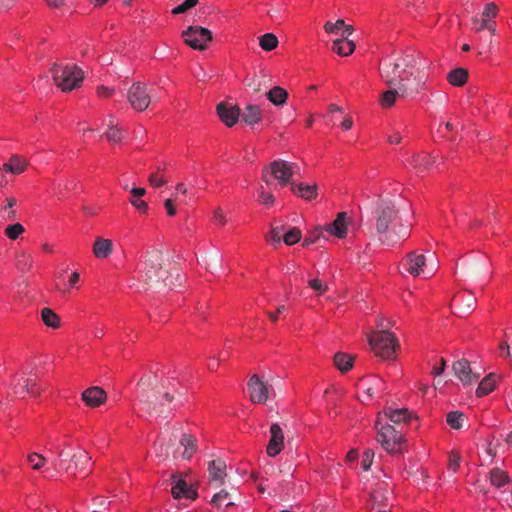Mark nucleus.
<instances>
[{"label": "nucleus", "instance_id": "nucleus-1", "mask_svg": "<svg viewBox=\"0 0 512 512\" xmlns=\"http://www.w3.org/2000/svg\"><path fill=\"white\" fill-rule=\"evenodd\" d=\"M374 235L380 244L394 246L398 240L409 236L406 226L401 223L400 208L389 198H379L372 211Z\"/></svg>", "mask_w": 512, "mask_h": 512}, {"label": "nucleus", "instance_id": "nucleus-2", "mask_svg": "<svg viewBox=\"0 0 512 512\" xmlns=\"http://www.w3.org/2000/svg\"><path fill=\"white\" fill-rule=\"evenodd\" d=\"M427 67L428 62L423 61L419 53L405 52L386 59L380 70V75L388 86L399 85L400 83L416 85L420 77L425 83L424 70Z\"/></svg>", "mask_w": 512, "mask_h": 512}, {"label": "nucleus", "instance_id": "nucleus-3", "mask_svg": "<svg viewBox=\"0 0 512 512\" xmlns=\"http://www.w3.org/2000/svg\"><path fill=\"white\" fill-rule=\"evenodd\" d=\"M138 385L142 389L140 404L149 415L156 414L166 418L173 409L182 404L184 393L174 383L169 382L166 390L156 393L146 390L151 385L150 378H141Z\"/></svg>", "mask_w": 512, "mask_h": 512}, {"label": "nucleus", "instance_id": "nucleus-4", "mask_svg": "<svg viewBox=\"0 0 512 512\" xmlns=\"http://www.w3.org/2000/svg\"><path fill=\"white\" fill-rule=\"evenodd\" d=\"M143 278L145 283L155 290L172 289L180 285L178 270L171 267L170 260L158 249L147 252Z\"/></svg>", "mask_w": 512, "mask_h": 512}, {"label": "nucleus", "instance_id": "nucleus-5", "mask_svg": "<svg viewBox=\"0 0 512 512\" xmlns=\"http://www.w3.org/2000/svg\"><path fill=\"white\" fill-rule=\"evenodd\" d=\"M300 167L296 163L284 161L281 159L274 160L269 166L262 171V180L270 185L272 179L278 180L281 186L291 185V178L295 174H299Z\"/></svg>", "mask_w": 512, "mask_h": 512}, {"label": "nucleus", "instance_id": "nucleus-6", "mask_svg": "<svg viewBox=\"0 0 512 512\" xmlns=\"http://www.w3.org/2000/svg\"><path fill=\"white\" fill-rule=\"evenodd\" d=\"M55 84L63 91H71L80 86L84 79L83 71L76 65L62 67L54 63L50 69Z\"/></svg>", "mask_w": 512, "mask_h": 512}, {"label": "nucleus", "instance_id": "nucleus-7", "mask_svg": "<svg viewBox=\"0 0 512 512\" xmlns=\"http://www.w3.org/2000/svg\"><path fill=\"white\" fill-rule=\"evenodd\" d=\"M368 342L376 356L389 360L395 357L399 347L397 338L389 330H378L368 337Z\"/></svg>", "mask_w": 512, "mask_h": 512}, {"label": "nucleus", "instance_id": "nucleus-8", "mask_svg": "<svg viewBox=\"0 0 512 512\" xmlns=\"http://www.w3.org/2000/svg\"><path fill=\"white\" fill-rule=\"evenodd\" d=\"M424 89V82L422 77L417 81L416 85L409 83H400L399 85H392L390 89L385 91L380 99V103L384 108H390L397 98H408L415 93H419Z\"/></svg>", "mask_w": 512, "mask_h": 512}, {"label": "nucleus", "instance_id": "nucleus-9", "mask_svg": "<svg viewBox=\"0 0 512 512\" xmlns=\"http://www.w3.org/2000/svg\"><path fill=\"white\" fill-rule=\"evenodd\" d=\"M184 42L195 50H205L212 41V32L201 26H189L182 32Z\"/></svg>", "mask_w": 512, "mask_h": 512}, {"label": "nucleus", "instance_id": "nucleus-10", "mask_svg": "<svg viewBox=\"0 0 512 512\" xmlns=\"http://www.w3.org/2000/svg\"><path fill=\"white\" fill-rule=\"evenodd\" d=\"M377 440L389 453L399 452L401 450V444L404 441L402 432L397 431L389 424L384 425L379 429Z\"/></svg>", "mask_w": 512, "mask_h": 512}, {"label": "nucleus", "instance_id": "nucleus-11", "mask_svg": "<svg viewBox=\"0 0 512 512\" xmlns=\"http://www.w3.org/2000/svg\"><path fill=\"white\" fill-rule=\"evenodd\" d=\"M127 100L131 107L139 112L145 111L151 103V94L145 84L135 82L127 92Z\"/></svg>", "mask_w": 512, "mask_h": 512}, {"label": "nucleus", "instance_id": "nucleus-12", "mask_svg": "<svg viewBox=\"0 0 512 512\" xmlns=\"http://www.w3.org/2000/svg\"><path fill=\"white\" fill-rule=\"evenodd\" d=\"M250 400L253 403H265L269 398V385L254 374L250 377L248 384Z\"/></svg>", "mask_w": 512, "mask_h": 512}, {"label": "nucleus", "instance_id": "nucleus-13", "mask_svg": "<svg viewBox=\"0 0 512 512\" xmlns=\"http://www.w3.org/2000/svg\"><path fill=\"white\" fill-rule=\"evenodd\" d=\"M452 368L454 374L464 385L472 384L480 377L479 373L472 371L470 363L466 359H460L454 362Z\"/></svg>", "mask_w": 512, "mask_h": 512}, {"label": "nucleus", "instance_id": "nucleus-14", "mask_svg": "<svg viewBox=\"0 0 512 512\" xmlns=\"http://www.w3.org/2000/svg\"><path fill=\"white\" fill-rule=\"evenodd\" d=\"M284 447V434L279 424L273 423L270 426V440L266 451L270 457L277 456Z\"/></svg>", "mask_w": 512, "mask_h": 512}, {"label": "nucleus", "instance_id": "nucleus-15", "mask_svg": "<svg viewBox=\"0 0 512 512\" xmlns=\"http://www.w3.org/2000/svg\"><path fill=\"white\" fill-rule=\"evenodd\" d=\"M216 110L221 121L228 127L234 126L240 117V108L226 102L219 103Z\"/></svg>", "mask_w": 512, "mask_h": 512}, {"label": "nucleus", "instance_id": "nucleus-16", "mask_svg": "<svg viewBox=\"0 0 512 512\" xmlns=\"http://www.w3.org/2000/svg\"><path fill=\"white\" fill-rule=\"evenodd\" d=\"M107 399L106 392L98 386H93L82 393V400L89 407L95 408L103 404Z\"/></svg>", "mask_w": 512, "mask_h": 512}, {"label": "nucleus", "instance_id": "nucleus-17", "mask_svg": "<svg viewBox=\"0 0 512 512\" xmlns=\"http://www.w3.org/2000/svg\"><path fill=\"white\" fill-rule=\"evenodd\" d=\"M426 258L424 254H418L413 251L406 256V270L413 276H419L421 273H425L424 267Z\"/></svg>", "mask_w": 512, "mask_h": 512}, {"label": "nucleus", "instance_id": "nucleus-18", "mask_svg": "<svg viewBox=\"0 0 512 512\" xmlns=\"http://www.w3.org/2000/svg\"><path fill=\"white\" fill-rule=\"evenodd\" d=\"M173 486L171 488V494L175 499L187 498L196 499L197 492L188 487L187 483L183 479H177L176 475H172Z\"/></svg>", "mask_w": 512, "mask_h": 512}, {"label": "nucleus", "instance_id": "nucleus-19", "mask_svg": "<svg viewBox=\"0 0 512 512\" xmlns=\"http://www.w3.org/2000/svg\"><path fill=\"white\" fill-rule=\"evenodd\" d=\"M349 223V217L346 212L338 213L336 219L328 225L325 230L338 238L345 237L347 233V225Z\"/></svg>", "mask_w": 512, "mask_h": 512}, {"label": "nucleus", "instance_id": "nucleus-20", "mask_svg": "<svg viewBox=\"0 0 512 512\" xmlns=\"http://www.w3.org/2000/svg\"><path fill=\"white\" fill-rule=\"evenodd\" d=\"M91 457L85 450H79L78 452L70 455V460L67 466H65L66 472L83 470L90 462Z\"/></svg>", "mask_w": 512, "mask_h": 512}, {"label": "nucleus", "instance_id": "nucleus-21", "mask_svg": "<svg viewBox=\"0 0 512 512\" xmlns=\"http://www.w3.org/2000/svg\"><path fill=\"white\" fill-rule=\"evenodd\" d=\"M291 190L295 195L307 201L315 199L318 195V186L316 184L291 183Z\"/></svg>", "mask_w": 512, "mask_h": 512}, {"label": "nucleus", "instance_id": "nucleus-22", "mask_svg": "<svg viewBox=\"0 0 512 512\" xmlns=\"http://www.w3.org/2000/svg\"><path fill=\"white\" fill-rule=\"evenodd\" d=\"M225 470L226 464L223 460L217 459L209 462L208 471L211 480L222 483L226 476Z\"/></svg>", "mask_w": 512, "mask_h": 512}, {"label": "nucleus", "instance_id": "nucleus-23", "mask_svg": "<svg viewBox=\"0 0 512 512\" xmlns=\"http://www.w3.org/2000/svg\"><path fill=\"white\" fill-rule=\"evenodd\" d=\"M113 251V243L109 239L97 238L93 245V253L97 258H107Z\"/></svg>", "mask_w": 512, "mask_h": 512}, {"label": "nucleus", "instance_id": "nucleus-24", "mask_svg": "<svg viewBox=\"0 0 512 512\" xmlns=\"http://www.w3.org/2000/svg\"><path fill=\"white\" fill-rule=\"evenodd\" d=\"M388 491H384L382 485H379L370 496V500L367 504L368 509L373 510L378 506H385L388 501Z\"/></svg>", "mask_w": 512, "mask_h": 512}, {"label": "nucleus", "instance_id": "nucleus-25", "mask_svg": "<svg viewBox=\"0 0 512 512\" xmlns=\"http://www.w3.org/2000/svg\"><path fill=\"white\" fill-rule=\"evenodd\" d=\"M384 413H385V416L387 418H389V420L395 424H399L402 422H408L412 417L411 412L406 408H401V409L388 408L385 410Z\"/></svg>", "mask_w": 512, "mask_h": 512}, {"label": "nucleus", "instance_id": "nucleus-26", "mask_svg": "<svg viewBox=\"0 0 512 512\" xmlns=\"http://www.w3.org/2000/svg\"><path fill=\"white\" fill-rule=\"evenodd\" d=\"M26 166H27V162L24 158H22L18 155H13L9 159L8 163H5L3 165V169L6 172H9L12 174H20L25 170Z\"/></svg>", "mask_w": 512, "mask_h": 512}, {"label": "nucleus", "instance_id": "nucleus-27", "mask_svg": "<svg viewBox=\"0 0 512 512\" xmlns=\"http://www.w3.org/2000/svg\"><path fill=\"white\" fill-rule=\"evenodd\" d=\"M266 96L271 103L276 106H281L286 103L288 92L280 86H274L267 92Z\"/></svg>", "mask_w": 512, "mask_h": 512}, {"label": "nucleus", "instance_id": "nucleus-28", "mask_svg": "<svg viewBox=\"0 0 512 512\" xmlns=\"http://www.w3.org/2000/svg\"><path fill=\"white\" fill-rule=\"evenodd\" d=\"M332 50L340 56H348L355 50V44L348 39H336L333 41Z\"/></svg>", "mask_w": 512, "mask_h": 512}, {"label": "nucleus", "instance_id": "nucleus-29", "mask_svg": "<svg viewBox=\"0 0 512 512\" xmlns=\"http://www.w3.org/2000/svg\"><path fill=\"white\" fill-rule=\"evenodd\" d=\"M468 79V71L464 68H455L447 75L448 82L453 86H463Z\"/></svg>", "mask_w": 512, "mask_h": 512}, {"label": "nucleus", "instance_id": "nucleus-30", "mask_svg": "<svg viewBox=\"0 0 512 512\" xmlns=\"http://www.w3.org/2000/svg\"><path fill=\"white\" fill-rule=\"evenodd\" d=\"M261 114L262 111L259 106L247 105L243 112L242 119L246 124L253 125L261 120Z\"/></svg>", "mask_w": 512, "mask_h": 512}, {"label": "nucleus", "instance_id": "nucleus-31", "mask_svg": "<svg viewBox=\"0 0 512 512\" xmlns=\"http://www.w3.org/2000/svg\"><path fill=\"white\" fill-rule=\"evenodd\" d=\"M490 483L496 488H501L510 482V477L506 472L499 468H494L490 471Z\"/></svg>", "mask_w": 512, "mask_h": 512}, {"label": "nucleus", "instance_id": "nucleus-32", "mask_svg": "<svg viewBox=\"0 0 512 512\" xmlns=\"http://www.w3.org/2000/svg\"><path fill=\"white\" fill-rule=\"evenodd\" d=\"M354 358L351 355L345 354L343 352H338L334 356L335 366L341 372H347L353 367Z\"/></svg>", "mask_w": 512, "mask_h": 512}, {"label": "nucleus", "instance_id": "nucleus-33", "mask_svg": "<svg viewBox=\"0 0 512 512\" xmlns=\"http://www.w3.org/2000/svg\"><path fill=\"white\" fill-rule=\"evenodd\" d=\"M180 444L184 447L183 458L190 459L196 451V438L190 434H183Z\"/></svg>", "mask_w": 512, "mask_h": 512}, {"label": "nucleus", "instance_id": "nucleus-34", "mask_svg": "<svg viewBox=\"0 0 512 512\" xmlns=\"http://www.w3.org/2000/svg\"><path fill=\"white\" fill-rule=\"evenodd\" d=\"M495 384H496L495 375L492 373L487 375L479 383V386L476 390V395L478 397H482V396L489 394L491 391H493Z\"/></svg>", "mask_w": 512, "mask_h": 512}, {"label": "nucleus", "instance_id": "nucleus-35", "mask_svg": "<svg viewBox=\"0 0 512 512\" xmlns=\"http://www.w3.org/2000/svg\"><path fill=\"white\" fill-rule=\"evenodd\" d=\"M41 319L48 327L58 328L60 326L59 316L50 308H43L41 310Z\"/></svg>", "mask_w": 512, "mask_h": 512}, {"label": "nucleus", "instance_id": "nucleus-36", "mask_svg": "<svg viewBox=\"0 0 512 512\" xmlns=\"http://www.w3.org/2000/svg\"><path fill=\"white\" fill-rule=\"evenodd\" d=\"M435 162V157L430 156L427 153H421L413 156L411 164L415 167L427 170Z\"/></svg>", "mask_w": 512, "mask_h": 512}, {"label": "nucleus", "instance_id": "nucleus-37", "mask_svg": "<svg viewBox=\"0 0 512 512\" xmlns=\"http://www.w3.org/2000/svg\"><path fill=\"white\" fill-rule=\"evenodd\" d=\"M465 420L464 413L460 411H451L447 414L446 422L452 429L459 430L462 428Z\"/></svg>", "mask_w": 512, "mask_h": 512}, {"label": "nucleus", "instance_id": "nucleus-38", "mask_svg": "<svg viewBox=\"0 0 512 512\" xmlns=\"http://www.w3.org/2000/svg\"><path fill=\"white\" fill-rule=\"evenodd\" d=\"M36 384L32 382L30 379H18V383L16 384L15 393L27 392L31 395H38L39 391L35 388Z\"/></svg>", "mask_w": 512, "mask_h": 512}, {"label": "nucleus", "instance_id": "nucleus-39", "mask_svg": "<svg viewBox=\"0 0 512 512\" xmlns=\"http://www.w3.org/2000/svg\"><path fill=\"white\" fill-rule=\"evenodd\" d=\"M211 503L219 508L222 504H225L226 507L234 506V502L231 500V495L226 490H221L219 493H216Z\"/></svg>", "mask_w": 512, "mask_h": 512}, {"label": "nucleus", "instance_id": "nucleus-40", "mask_svg": "<svg viewBox=\"0 0 512 512\" xmlns=\"http://www.w3.org/2000/svg\"><path fill=\"white\" fill-rule=\"evenodd\" d=\"M260 47L265 51H271L278 45V39L273 33H266L259 39Z\"/></svg>", "mask_w": 512, "mask_h": 512}, {"label": "nucleus", "instance_id": "nucleus-41", "mask_svg": "<svg viewBox=\"0 0 512 512\" xmlns=\"http://www.w3.org/2000/svg\"><path fill=\"white\" fill-rule=\"evenodd\" d=\"M301 231L297 227L291 228L287 233L283 236V241L286 245H293L300 241L301 239Z\"/></svg>", "mask_w": 512, "mask_h": 512}, {"label": "nucleus", "instance_id": "nucleus-42", "mask_svg": "<svg viewBox=\"0 0 512 512\" xmlns=\"http://www.w3.org/2000/svg\"><path fill=\"white\" fill-rule=\"evenodd\" d=\"M105 136L109 142H119L123 138V131L114 125L111 121Z\"/></svg>", "mask_w": 512, "mask_h": 512}, {"label": "nucleus", "instance_id": "nucleus-43", "mask_svg": "<svg viewBox=\"0 0 512 512\" xmlns=\"http://www.w3.org/2000/svg\"><path fill=\"white\" fill-rule=\"evenodd\" d=\"M16 205V199L11 197L7 198V205L4 206L1 211L4 212L3 218L7 221H12L16 218V211L13 207Z\"/></svg>", "mask_w": 512, "mask_h": 512}, {"label": "nucleus", "instance_id": "nucleus-44", "mask_svg": "<svg viewBox=\"0 0 512 512\" xmlns=\"http://www.w3.org/2000/svg\"><path fill=\"white\" fill-rule=\"evenodd\" d=\"M24 227L20 223H14L11 225H8L5 229V235L12 240L17 239L23 232Z\"/></svg>", "mask_w": 512, "mask_h": 512}, {"label": "nucleus", "instance_id": "nucleus-45", "mask_svg": "<svg viewBox=\"0 0 512 512\" xmlns=\"http://www.w3.org/2000/svg\"><path fill=\"white\" fill-rule=\"evenodd\" d=\"M27 460L32 465L34 470L41 469L46 462V458L36 452L30 453L27 457Z\"/></svg>", "mask_w": 512, "mask_h": 512}, {"label": "nucleus", "instance_id": "nucleus-46", "mask_svg": "<svg viewBox=\"0 0 512 512\" xmlns=\"http://www.w3.org/2000/svg\"><path fill=\"white\" fill-rule=\"evenodd\" d=\"M308 285L318 295H322L328 289L327 285L324 284L320 279H311L308 281Z\"/></svg>", "mask_w": 512, "mask_h": 512}, {"label": "nucleus", "instance_id": "nucleus-47", "mask_svg": "<svg viewBox=\"0 0 512 512\" xmlns=\"http://www.w3.org/2000/svg\"><path fill=\"white\" fill-rule=\"evenodd\" d=\"M322 229L321 228H315V230L311 231L304 239L303 246L308 247L309 245L313 244L317 239L320 238L322 235Z\"/></svg>", "mask_w": 512, "mask_h": 512}, {"label": "nucleus", "instance_id": "nucleus-48", "mask_svg": "<svg viewBox=\"0 0 512 512\" xmlns=\"http://www.w3.org/2000/svg\"><path fill=\"white\" fill-rule=\"evenodd\" d=\"M57 456L59 460L54 462V466L65 470V466L69 463L70 455L64 450H59L57 451Z\"/></svg>", "mask_w": 512, "mask_h": 512}, {"label": "nucleus", "instance_id": "nucleus-49", "mask_svg": "<svg viewBox=\"0 0 512 512\" xmlns=\"http://www.w3.org/2000/svg\"><path fill=\"white\" fill-rule=\"evenodd\" d=\"M345 26V22L342 19H338L335 23L326 22L324 29L327 33H336L339 29Z\"/></svg>", "mask_w": 512, "mask_h": 512}, {"label": "nucleus", "instance_id": "nucleus-50", "mask_svg": "<svg viewBox=\"0 0 512 512\" xmlns=\"http://www.w3.org/2000/svg\"><path fill=\"white\" fill-rule=\"evenodd\" d=\"M373 458L374 452L372 450L368 449L363 453V459L361 463L363 470L367 471L370 469L373 462Z\"/></svg>", "mask_w": 512, "mask_h": 512}, {"label": "nucleus", "instance_id": "nucleus-51", "mask_svg": "<svg viewBox=\"0 0 512 512\" xmlns=\"http://www.w3.org/2000/svg\"><path fill=\"white\" fill-rule=\"evenodd\" d=\"M283 229V227H272L271 231L269 232V234L266 236V239L267 241H270L272 242L273 244L276 243H280V240H281V237H280V232L281 230Z\"/></svg>", "mask_w": 512, "mask_h": 512}, {"label": "nucleus", "instance_id": "nucleus-52", "mask_svg": "<svg viewBox=\"0 0 512 512\" xmlns=\"http://www.w3.org/2000/svg\"><path fill=\"white\" fill-rule=\"evenodd\" d=\"M246 85L249 88H251L254 92H259L262 90V80L257 76L247 78Z\"/></svg>", "mask_w": 512, "mask_h": 512}, {"label": "nucleus", "instance_id": "nucleus-53", "mask_svg": "<svg viewBox=\"0 0 512 512\" xmlns=\"http://www.w3.org/2000/svg\"><path fill=\"white\" fill-rule=\"evenodd\" d=\"M460 465V455L455 452H451L449 455V463L448 467L449 469L455 473Z\"/></svg>", "mask_w": 512, "mask_h": 512}, {"label": "nucleus", "instance_id": "nucleus-54", "mask_svg": "<svg viewBox=\"0 0 512 512\" xmlns=\"http://www.w3.org/2000/svg\"><path fill=\"white\" fill-rule=\"evenodd\" d=\"M380 384H382V381L380 379H377L375 381L374 386H366L364 383H362L359 386V390H362L364 394L367 396V398L370 399L374 395L375 386H379Z\"/></svg>", "mask_w": 512, "mask_h": 512}, {"label": "nucleus", "instance_id": "nucleus-55", "mask_svg": "<svg viewBox=\"0 0 512 512\" xmlns=\"http://www.w3.org/2000/svg\"><path fill=\"white\" fill-rule=\"evenodd\" d=\"M496 12L497 6L494 3H488L484 8L482 17L489 20L490 18L495 17Z\"/></svg>", "mask_w": 512, "mask_h": 512}, {"label": "nucleus", "instance_id": "nucleus-56", "mask_svg": "<svg viewBox=\"0 0 512 512\" xmlns=\"http://www.w3.org/2000/svg\"><path fill=\"white\" fill-rule=\"evenodd\" d=\"M149 183L151 186L157 188L166 184V180L162 176H158V173H152L149 176Z\"/></svg>", "mask_w": 512, "mask_h": 512}, {"label": "nucleus", "instance_id": "nucleus-57", "mask_svg": "<svg viewBox=\"0 0 512 512\" xmlns=\"http://www.w3.org/2000/svg\"><path fill=\"white\" fill-rule=\"evenodd\" d=\"M130 203L140 212L146 213L148 210V204L140 200L139 198H131Z\"/></svg>", "mask_w": 512, "mask_h": 512}, {"label": "nucleus", "instance_id": "nucleus-58", "mask_svg": "<svg viewBox=\"0 0 512 512\" xmlns=\"http://www.w3.org/2000/svg\"><path fill=\"white\" fill-rule=\"evenodd\" d=\"M259 198L264 205H272L274 203V196L269 192L261 190Z\"/></svg>", "mask_w": 512, "mask_h": 512}, {"label": "nucleus", "instance_id": "nucleus-59", "mask_svg": "<svg viewBox=\"0 0 512 512\" xmlns=\"http://www.w3.org/2000/svg\"><path fill=\"white\" fill-rule=\"evenodd\" d=\"M213 220L216 224L224 225L226 223L225 215L221 208L214 211Z\"/></svg>", "mask_w": 512, "mask_h": 512}, {"label": "nucleus", "instance_id": "nucleus-60", "mask_svg": "<svg viewBox=\"0 0 512 512\" xmlns=\"http://www.w3.org/2000/svg\"><path fill=\"white\" fill-rule=\"evenodd\" d=\"M489 25V20L482 18V20H474V28L476 31H481L483 29H486V26Z\"/></svg>", "mask_w": 512, "mask_h": 512}, {"label": "nucleus", "instance_id": "nucleus-61", "mask_svg": "<svg viewBox=\"0 0 512 512\" xmlns=\"http://www.w3.org/2000/svg\"><path fill=\"white\" fill-rule=\"evenodd\" d=\"M47 5L51 8H61L66 5L67 0H45Z\"/></svg>", "mask_w": 512, "mask_h": 512}, {"label": "nucleus", "instance_id": "nucleus-62", "mask_svg": "<svg viewBox=\"0 0 512 512\" xmlns=\"http://www.w3.org/2000/svg\"><path fill=\"white\" fill-rule=\"evenodd\" d=\"M445 367H446V361H445V359L441 358L440 366L434 367L432 369V374L435 376L441 375L445 371Z\"/></svg>", "mask_w": 512, "mask_h": 512}, {"label": "nucleus", "instance_id": "nucleus-63", "mask_svg": "<svg viewBox=\"0 0 512 512\" xmlns=\"http://www.w3.org/2000/svg\"><path fill=\"white\" fill-rule=\"evenodd\" d=\"M393 325V322L391 320H385L383 318L378 320L377 326L380 328V330H388L390 326Z\"/></svg>", "mask_w": 512, "mask_h": 512}, {"label": "nucleus", "instance_id": "nucleus-64", "mask_svg": "<svg viewBox=\"0 0 512 512\" xmlns=\"http://www.w3.org/2000/svg\"><path fill=\"white\" fill-rule=\"evenodd\" d=\"M165 208H166L167 214L169 216H174L176 214V209H175L171 199H167L165 201Z\"/></svg>", "mask_w": 512, "mask_h": 512}]
</instances>
